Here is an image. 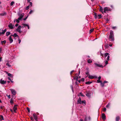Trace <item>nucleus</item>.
<instances>
[{
	"instance_id": "nucleus-22",
	"label": "nucleus",
	"mask_w": 121,
	"mask_h": 121,
	"mask_svg": "<svg viewBox=\"0 0 121 121\" xmlns=\"http://www.w3.org/2000/svg\"><path fill=\"white\" fill-rule=\"evenodd\" d=\"M10 34V32L9 31L7 32L6 33V35L7 36H8Z\"/></svg>"
},
{
	"instance_id": "nucleus-1",
	"label": "nucleus",
	"mask_w": 121,
	"mask_h": 121,
	"mask_svg": "<svg viewBox=\"0 0 121 121\" xmlns=\"http://www.w3.org/2000/svg\"><path fill=\"white\" fill-rule=\"evenodd\" d=\"M110 35L108 39L109 40L112 41H113L114 40V35L113 34V31L111 30L110 32Z\"/></svg>"
},
{
	"instance_id": "nucleus-41",
	"label": "nucleus",
	"mask_w": 121,
	"mask_h": 121,
	"mask_svg": "<svg viewBox=\"0 0 121 121\" xmlns=\"http://www.w3.org/2000/svg\"><path fill=\"white\" fill-rule=\"evenodd\" d=\"M94 30V29H91L90 30V33H91L93 32Z\"/></svg>"
},
{
	"instance_id": "nucleus-34",
	"label": "nucleus",
	"mask_w": 121,
	"mask_h": 121,
	"mask_svg": "<svg viewBox=\"0 0 121 121\" xmlns=\"http://www.w3.org/2000/svg\"><path fill=\"white\" fill-rule=\"evenodd\" d=\"M1 42L2 44L3 43H6V41L5 40H4V41H1Z\"/></svg>"
},
{
	"instance_id": "nucleus-2",
	"label": "nucleus",
	"mask_w": 121,
	"mask_h": 121,
	"mask_svg": "<svg viewBox=\"0 0 121 121\" xmlns=\"http://www.w3.org/2000/svg\"><path fill=\"white\" fill-rule=\"evenodd\" d=\"M86 101L85 100H83L81 101V98L80 97H79L78 101L77 104H84V105H85L86 104Z\"/></svg>"
},
{
	"instance_id": "nucleus-30",
	"label": "nucleus",
	"mask_w": 121,
	"mask_h": 121,
	"mask_svg": "<svg viewBox=\"0 0 121 121\" xmlns=\"http://www.w3.org/2000/svg\"><path fill=\"white\" fill-rule=\"evenodd\" d=\"M98 18L100 19L102 17V15L101 14H99L98 15Z\"/></svg>"
},
{
	"instance_id": "nucleus-58",
	"label": "nucleus",
	"mask_w": 121,
	"mask_h": 121,
	"mask_svg": "<svg viewBox=\"0 0 121 121\" xmlns=\"http://www.w3.org/2000/svg\"><path fill=\"white\" fill-rule=\"evenodd\" d=\"M18 25V24H16L15 25L16 26H17Z\"/></svg>"
},
{
	"instance_id": "nucleus-59",
	"label": "nucleus",
	"mask_w": 121,
	"mask_h": 121,
	"mask_svg": "<svg viewBox=\"0 0 121 121\" xmlns=\"http://www.w3.org/2000/svg\"><path fill=\"white\" fill-rule=\"evenodd\" d=\"M8 79H9V80H11V79H10V77H8Z\"/></svg>"
},
{
	"instance_id": "nucleus-21",
	"label": "nucleus",
	"mask_w": 121,
	"mask_h": 121,
	"mask_svg": "<svg viewBox=\"0 0 121 121\" xmlns=\"http://www.w3.org/2000/svg\"><path fill=\"white\" fill-rule=\"evenodd\" d=\"M78 96H82L83 97H84L85 96L83 95L82 93L81 92L79 94H78Z\"/></svg>"
},
{
	"instance_id": "nucleus-4",
	"label": "nucleus",
	"mask_w": 121,
	"mask_h": 121,
	"mask_svg": "<svg viewBox=\"0 0 121 121\" xmlns=\"http://www.w3.org/2000/svg\"><path fill=\"white\" fill-rule=\"evenodd\" d=\"M18 16L19 17L18 18L19 20H21L23 17L24 14L23 13L21 14L20 13H18Z\"/></svg>"
},
{
	"instance_id": "nucleus-24",
	"label": "nucleus",
	"mask_w": 121,
	"mask_h": 121,
	"mask_svg": "<svg viewBox=\"0 0 121 121\" xmlns=\"http://www.w3.org/2000/svg\"><path fill=\"white\" fill-rule=\"evenodd\" d=\"M0 120L1 121L2 120H4V118L3 116L2 115H0Z\"/></svg>"
},
{
	"instance_id": "nucleus-50",
	"label": "nucleus",
	"mask_w": 121,
	"mask_h": 121,
	"mask_svg": "<svg viewBox=\"0 0 121 121\" xmlns=\"http://www.w3.org/2000/svg\"><path fill=\"white\" fill-rule=\"evenodd\" d=\"M106 108H104V109L103 110V111L104 112H105L106 111Z\"/></svg>"
},
{
	"instance_id": "nucleus-3",
	"label": "nucleus",
	"mask_w": 121,
	"mask_h": 121,
	"mask_svg": "<svg viewBox=\"0 0 121 121\" xmlns=\"http://www.w3.org/2000/svg\"><path fill=\"white\" fill-rule=\"evenodd\" d=\"M104 11V12L105 13H106L108 11H111V9L109 8L106 7L104 8L103 9Z\"/></svg>"
},
{
	"instance_id": "nucleus-19",
	"label": "nucleus",
	"mask_w": 121,
	"mask_h": 121,
	"mask_svg": "<svg viewBox=\"0 0 121 121\" xmlns=\"http://www.w3.org/2000/svg\"><path fill=\"white\" fill-rule=\"evenodd\" d=\"M11 35V36H13L14 37V38H16L18 36V35L16 33H15L13 35Z\"/></svg>"
},
{
	"instance_id": "nucleus-62",
	"label": "nucleus",
	"mask_w": 121,
	"mask_h": 121,
	"mask_svg": "<svg viewBox=\"0 0 121 121\" xmlns=\"http://www.w3.org/2000/svg\"><path fill=\"white\" fill-rule=\"evenodd\" d=\"M30 0H27V1L28 2H30Z\"/></svg>"
},
{
	"instance_id": "nucleus-25",
	"label": "nucleus",
	"mask_w": 121,
	"mask_h": 121,
	"mask_svg": "<svg viewBox=\"0 0 121 121\" xmlns=\"http://www.w3.org/2000/svg\"><path fill=\"white\" fill-rule=\"evenodd\" d=\"M100 85L102 87H103L104 86V83L103 82L102 83V82L100 83Z\"/></svg>"
},
{
	"instance_id": "nucleus-33",
	"label": "nucleus",
	"mask_w": 121,
	"mask_h": 121,
	"mask_svg": "<svg viewBox=\"0 0 121 121\" xmlns=\"http://www.w3.org/2000/svg\"><path fill=\"white\" fill-rule=\"evenodd\" d=\"M110 104L109 103L108 104L106 105V107L107 108H108L109 106V105Z\"/></svg>"
},
{
	"instance_id": "nucleus-52",
	"label": "nucleus",
	"mask_w": 121,
	"mask_h": 121,
	"mask_svg": "<svg viewBox=\"0 0 121 121\" xmlns=\"http://www.w3.org/2000/svg\"><path fill=\"white\" fill-rule=\"evenodd\" d=\"M30 118H31V120L33 121H34V119L33 117H31Z\"/></svg>"
},
{
	"instance_id": "nucleus-45",
	"label": "nucleus",
	"mask_w": 121,
	"mask_h": 121,
	"mask_svg": "<svg viewBox=\"0 0 121 121\" xmlns=\"http://www.w3.org/2000/svg\"><path fill=\"white\" fill-rule=\"evenodd\" d=\"M29 6H28L26 8V10H27L29 8Z\"/></svg>"
},
{
	"instance_id": "nucleus-54",
	"label": "nucleus",
	"mask_w": 121,
	"mask_h": 121,
	"mask_svg": "<svg viewBox=\"0 0 121 121\" xmlns=\"http://www.w3.org/2000/svg\"><path fill=\"white\" fill-rule=\"evenodd\" d=\"M101 77L100 76H99L98 78V80H100V79H101Z\"/></svg>"
},
{
	"instance_id": "nucleus-28",
	"label": "nucleus",
	"mask_w": 121,
	"mask_h": 121,
	"mask_svg": "<svg viewBox=\"0 0 121 121\" xmlns=\"http://www.w3.org/2000/svg\"><path fill=\"white\" fill-rule=\"evenodd\" d=\"M120 119V117H117L116 118V121H118Z\"/></svg>"
},
{
	"instance_id": "nucleus-13",
	"label": "nucleus",
	"mask_w": 121,
	"mask_h": 121,
	"mask_svg": "<svg viewBox=\"0 0 121 121\" xmlns=\"http://www.w3.org/2000/svg\"><path fill=\"white\" fill-rule=\"evenodd\" d=\"M0 83L2 84H4L6 83V81L2 80V79L0 80Z\"/></svg>"
},
{
	"instance_id": "nucleus-64",
	"label": "nucleus",
	"mask_w": 121,
	"mask_h": 121,
	"mask_svg": "<svg viewBox=\"0 0 121 121\" xmlns=\"http://www.w3.org/2000/svg\"><path fill=\"white\" fill-rule=\"evenodd\" d=\"M80 121H83V119H81L80 120Z\"/></svg>"
},
{
	"instance_id": "nucleus-38",
	"label": "nucleus",
	"mask_w": 121,
	"mask_h": 121,
	"mask_svg": "<svg viewBox=\"0 0 121 121\" xmlns=\"http://www.w3.org/2000/svg\"><path fill=\"white\" fill-rule=\"evenodd\" d=\"M10 102L11 104H12L13 103V99H10Z\"/></svg>"
},
{
	"instance_id": "nucleus-5",
	"label": "nucleus",
	"mask_w": 121,
	"mask_h": 121,
	"mask_svg": "<svg viewBox=\"0 0 121 121\" xmlns=\"http://www.w3.org/2000/svg\"><path fill=\"white\" fill-rule=\"evenodd\" d=\"M88 78L90 79H96L97 78V77L96 76H93L91 75H89L88 77Z\"/></svg>"
},
{
	"instance_id": "nucleus-53",
	"label": "nucleus",
	"mask_w": 121,
	"mask_h": 121,
	"mask_svg": "<svg viewBox=\"0 0 121 121\" xmlns=\"http://www.w3.org/2000/svg\"><path fill=\"white\" fill-rule=\"evenodd\" d=\"M108 82L107 81H104L103 82V83L105 84V83H108Z\"/></svg>"
},
{
	"instance_id": "nucleus-57",
	"label": "nucleus",
	"mask_w": 121,
	"mask_h": 121,
	"mask_svg": "<svg viewBox=\"0 0 121 121\" xmlns=\"http://www.w3.org/2000/svg\"><path fill=\"white\" fill-rule=\"evenodd\" d=\"M18 41H19V43H20L21 42V40L20 39H19Z\"/></svg>"
},
{
	"instance_id": "nucleus-14",
	"label": "nucleus",
	"mask_w": 121,
	"mask_h": 121,
	"mask_svg": "<svg viewBox=\"0 0 121 121\" xmlns=\"http://www.w3.org/2000/svg\"><path fill=\"white\" fill-rule=\"evenodd\" d=\"M11 36H10L9 37V40L10 41V43H12L13 41V40L12 39V37Z\"/></svg>"
},
{
	"instance_id": "nucleus-6",
	"label": "nucleus",
	"mask_w": 121,
	"mask_h": 121,
	"mask_svg": "<svg viewBox=\"0 0 121 121\" xmlns=\"http://www.w3.org/2000/svg\"><path fill=\"white\" fill-rule=\"evenodd\" d=\"M94 64L95 65V66L97 67H99L100 68H103V66L102 65L100 64L97 63H95Z\"/></svg>"
},
{
	"instance_id": "nucleus-27",
	"label": "nucleus",
	"mask_w": 121,
	"mask_h": 121,
	"mask_svg": "<svg viewBox=\"0 0 121 121\" xmlns=\"http://www.w3.org/2000/svg\"><path fill=\"white\" fill-rule=\"evenodd\" d=\"M92 83V82H90L89 81H88L85 82L86 84H89L91 83Z\"/></svg>"
},
{
	"instance_id": "nucleus-47",
	"label": "nucleus",
	"mask_w": 121,
	"mask_h": 121,
	"mask_svg": "<svg viewBox=\"0 0 121 121\" xmlns=\"http://www.w3.org/2000/svg\"><path fill=\"white\" fill-rule=\"evenodd\" d=\"M30 6H32V3L31 2H30Z\"/></svg>"
},
{
	"instance_id": "nucleus-32",
	"label": "nucleus",
	"mask_w": 121,
	"mask_h": 121,
	"mask_svg": "<svg viewBox=\"0 0 121 121\" xmlns=\"http://www.w3.org/2000/svg\"><path fill=\"white\" fill-rule=\"evenodd\" d=\"M71 87L72 90V91L73 92H74V90H73V86L72 85H71Z\"/></svg>"
},
{
	"instance_id": "nucleus-46",
	"label": "nucleus",
	"mask_w": 121,
	"mask_h": 121,
	"mask_svg": "<svg viewBox=\"0 0 121 121\" xmlns=\"http://www.w3.org/2000/svg\"><path fill=\"white\" fill-rule=\"evenodd\" d=\"M27 109L28 111V112H30V111L29 108L27 107Z\"/></svg>"
},
{
	"instance_id": "nucleus-51",
	"label": "nucleus",
	"mask_w": 121,
	"mask_h": 121,
	"mask_svg": "<svg viewBox=\"0 0 121 121\" xmlns=\"http://www.w3.org/2000/svg\"><path fill=\"white\" fill-rule=\"evenodd\" d=\"M7 96L8 97V98L9 99H10V98H11V96H10V95H9L8 96Z\"/></svg>"
},
{
	"instance_id": "nucleus-12",
	"label": "nucleus",
	"mask_w": 121,
	"mask_h": 121,
	"mask_svg": "<svg viewBox=\"0 0 121 121\" xmlns=\"http://www.w3.org/2000/svg\"><path fill=\"white\" fill-rule=\"evenodd\" d=\"M102 118L103 120H105L106 119V116L104 113L102 114Z\"/></svg>"
},
{
	"instance_id": "nucleus-17",
	"label": "nucleus",
	"mask_w": 121,
	"mask_h": 121,
	"mask_svg": "<svg viewBox=\"0 0 121 121\" xmlns=\"http://www.w3.org/2000/svg\"><path fill=\"white\" fill-rule=\"evenodd\" d=\"M103 10L104 9L102 7H100L99 11H100L102 13H103L104 12H103Z\"/></svg>"
},
{
	"instance_id": "nucleus-56",
	"label": "nucleus",
	"mask_w": 121,
	"mask_h": 121,
	"mask_svg": "<svg viewBox=\"0 0 121 121\" xmlns=\"http://www.w3.org/2000/svg\"><path fill=\"white\" fill-rule=\"evenodd\" d=\"M32 12V10H30L29 13L30 14Z\"/></svg>"
},
{
	"instance_id": "nucleus-16",
	"label": "nucleus",
	"mask_w": 121,
	"mask_h": 121,
	"mask_svg": "<svg viewBox=\"0 0 121 121\" xmlns=\"http://www.w3.org/2000/svg\"><path fill=\"white\" fill-rule=\"evenodd\" d=\"M22 24L24 27H26V26H27L28 27V29H29L30 27H29V25H28L27 24H24V23H23Z\"/></svg>"
},
{
	"instance_id": "nucleus-36",
	"label": "nucleus",
	"mask_w": 121,
	"mask_h": 121,
	"mask_svg": "<svg viewBox=\"0 0 121 121\" xmlns=\"http://www.w3.org/2000/svg\"><path fill=\"white\" fill-rule=\"evenodd\" d=\"M6 65L9 67H11V65L8 63H7Z\"/></svg>"
},
{
	"instance_id": "nucleus-15",
	"label": "nucleus",
	"mask_w": 121,
	"mask_h": 121,
	"mask_svg": "<svg viewBox=\"0 0 121 121\" xmlns=\"http://www.w3.org/2000/svg\"><path fill=\"white\" fill-rule=\"evenodd\" d=\"M110 58V56L109 55H108V57H107V60L105 61V65H107L108 64V61L109 60V58Z\"/></svg>"
},
{
	"instance_id": "nucleus-63",
	"label": "nucleus",
	"mask_w": 121,
	"mask_h": 121,
	"mask_svg": "<svg viewBox=\"0 0 121 121\" xmlns=\"http://www.w3.org/2000/svg\"><path fill=\"white\" fill-rule=\"evenodd\" d=\"M81 81V80H79L78 81V82L79 83H80V82Z\"/></svg>"
},
{
	"instance_id": "nucleus-26",
	"label": "nucleus",
	"mask_w": 121,
	"mask_h": 121,
	"mask_svg": "<svg viewBox=\"0 0 121 121\" xmlns=\"http://www.w3.org/2000/svg\"><path fill=\"white\" fill-rule=\"evenodd\" d=\"M109 55V53H106L104 54V57L106 58L107 56H108Z\"/></svg>"
},
{
	"instance_id": "nucleus-37",
	"label": "nucleus",
	"mask_w": 121,
	"mask_h": 121,
	"mask_svg": "<svg viewBox=\"0 0 121 121\" xmlns=\"http://www.w3.org/2000/svg\"><path fill=\"white\" fill-rule=\"evenodd\" d=\"M73 79L74 80H77V81H78V76H77L76 77H75Z\"/></svg>"
},
{
	"instance_id": "nucleus-10",
	"label": "nucleus",
	"mask_w": 121,
	"mask_h": 121,
	"mask_svg": "<svg viewBox=\"0 0 121 121\" xmlns=\"http://www.w3.org/2000/svg\"><path fill=\"white\" fill-rule=\"evenodd\" d=\"M8 27L11 29H12L14 28L12 24L10 23L8 25Z\"/></svg>"
},
{
	"instance_id": "nucleus-43",
	"label": "nucleus",
	"mask_w": 121,
	"mask_h": 121,
	"mask_svg": "<svg viewBox=\"0 0 121 121\" xmlns=\"http://www.w3.org/2000/svg\"><path fill=\"white\" fill-rule=\"evenodd\" d=\"M101 81H100V80H98L97 81V82L98 83H100Z\"/></svg>"
},
{
	"instance_id": "nucleus-7",
	"label": "nucleus",
	"mask_w": 121,
	"mask_h": 121,
	"mask_svg": "<svg viewBox=\"0 0 121 121\" xmlns=\"http://www.w3.org/2000/svg\"><path fill=\"white\" fill-rule=\"evenodd\" d=\"M10 90L11 91L12 94L13 95H16V92L15 90L12 89H10Z\"/></svg>"
},
{
	"instance_id": "nucleus-35",
	"label": "nucleus",
	"mask_w": 121,
	"mask_h": 121,
	"mask_svg": "<svg viewBox=\"0 0 121 121\" xmlns=\"http://www.w3.org/2000/svg\"><path fill=\"white\" fill-rule=\"evenodd\" d=\"M8 76L10 77H12V74L10 73H8Z\"/></svg>"
},
{
	"instance_id": "nucleus-18",
	"label": "nucleus",
	"mask_w": 121,
	"mask_h": 121,
	"mask_svg": "<svg viewBox=\"0 0 121 121\" xmlns=\"http://www.w3.org/2000/svg\"><path fill=\"white\" fill-rule=\"evenodd\" d=\"M6 14V13L4 12L3 13H0V15L1 16H4Z\"/></svg>"
},
{
	"instance_id": "nucleus-39",
	"label": "nucleus",
	"mask_w": 121,
	"mask_h": 121,
	"mask_svg": "<svg viewBox=\"0 0 121 121\" xmlns=\"http://www.w3.org/2000/svg\"><path fill=\"white\" fill-rule=\"evenodd\" d=\"M84 80L85 79L84 78H82L81 80V81L82 82H84Z\"/></svg>"
},
{
	"instance_id": "nucleus-11",
	"label": "nucleus",
	"mask_w": 121,
	"mask_h": 121,
	"mask_svg": "<svg viewBox=\"0 0 121 121\" xmlns=\"http://www.w3.org/2000/svg\"><path fill=\"white\" fill-rule=\"evenodd\" d=\"M17 106V104L15 105L14 107L13 108V111L15 112H16V111L17 109V108L16 107Z\"/></svg>"
},
{
	"instance_id": "nucleus-31",
	"label": "nucleus",
	"mask_w": 121,
	"mask_h": 121,
	"mask_svg": "<svg viewBox=\"0 0 121 121\" xmlns=\"http://www.w3.org/2000/svg\"><path fill=\"white\" fill-rule=\"evenodd\" d=\"M14 3V2L13 1H12L11 3L10 4V5L11 6H12Z\"/></svg>"
},
{
	"instance_id": "nucleus-44",
	"label": "nucleus",
	"mask_w": 121,
	"mask_h": 121,
	"mask_svg": "<svg viewBox=\"0 0 121 121\" xmlns=\"http://www.w3.org/2000/svg\"><path fill=\"white\" fill-rule=\"evenodd\" d=\"M89 72L88 71H87L86 73V74L87 75H89Z\"/></svg>"
},
{
	"instance_id": "nucleus-29",
	"label": "nucleus",
	"mask_w": 121,
	"mask_h": 121,
	"mask_svg": "<svg viewBox=\"0 0 121 121\" xmlns=\"http://www.w3.org/2000/svg\"><path fill=\"white\" fill-rule=\"evenodd\" d=\"M87 62L88 63H90L92 62V61L90 59H88L87 60Z\"/></svg>"
},
{
	"instance_id": "nucleus-20",
	"label": "nucleus",
	"mask_w": 121,
	"mask_h": 121,
	"mask_svg": "<svg viewBox=\"0 0 121 121\" xmlns=\"http://www.w3.org/2000/svg\"><path fill=\"white\" fill-rule=\"evenodd\" d=\"M33 115L35 119H37V115L35 113H33Z\"/></svg>"
},
{
	"instance_id": "nucleus-23",
	"label": "nucleus",
	"mask_w": 121,
	"mask_h": 121,
	"mask_svg": "<svg viewBox=\"0 0 121 121\" xmlns=\"http://www.w3.org/2000/svg\"><path fill=\"white\" fill-rule=\"evenodd\" d=\"M86 96L88 97H90V94L88 93H86Z\"/></svg>"
},
{
	"instance_id": "nucleus-55",
	"label": "nucleus",
	"mask_w": 121,
	"mask_h": 121,
	"mask_svg": "<svg viewBox=\"0 0 121 121\" xmlns=\"http://www.w3.org/2000/svg\"><path fill=\"white\" fill-rule=\"evenodd\" d=\"M74 71V70H73L72 71L70 72V74L71 75V74L72 73H73V72Z\"/></svg>"
},
{
	"instance_id": "nucleus-8",
	"label": "nucleus",
	"mask_w": 121,
	"mask_h": 121,
	"mask_svg": "<svg viewBox=\"0 0 121 121\" xmlns=\"http://www.w3.org/2000/svg\"><path fill=\"white\" fill-rule=\"evenodd\" d=\"M21 26H19L16 29L17 31L20 33H21Z\"/></svg>"
},
{
	"instance_id": "nucleus-60",
	"label": "nucleus",
	"mask_w": 121,
	"mask_h": 121,
	"mask_svg": "<svg viewBox=\"0 0 121 121\" xmlns=\"http://www.w3.org/2000/svg\"><path fill=\"white\" fill-rule=\"evenodd\" d=\"M2 60V58L0 57V62H1Z\"/></svg>"
},
{
	"instance_id": "nucleus-49",
	"label": "nucleus",
	"mask_w": 121,
	"mask_h": 121,
	"mask_svg": "<svg viewBox=\"0 0 121 121\" xmlns=\"http://www.w3.org/2000/svg\"><path fill=\"white\" fill-rule=\"evenodd\" d=\"M116 28V26H113L112 27V29H115Z\"/></svg>"
},
{
	"instance_id": "nucleus-40",
	"label": "nucleus",
	"mask_w": 121,
	"mask_h": 121,
	"mask_svg": "<svg viewBox=\"0 0 121 121\" xmlns=\"http://www.w3.org/2000/svg\"><path fill=\"white\" fill-rule=\"evenodd\" d=\"M95 19H96V18H97V16L96 15V13H95Z\"/></svg>"
},
{
	"instance_id": "nucleus-9",
	"label": "nucleus",
	"mask_w": 121,
	"mask_h": 121,
	"mask_svg": "<svg viewBox=\"0 0 121 121\" xmlns=\"http://www.w3.org/2000/svg\"><path fill=\"white\" fill-rule=\"evenodd\" d=\"M7 31V29H5L4 30H2V32H0V35L4 34Z\"/></svg>"
},
{
	"instance_id": "nucleus-61",
	"label": "nucleus",
	"mask_w": 121,
	"mask_h": 121,
	"mask_svg": "<svg viewBox=\"0 0 121 121\" xmlns=\"http://www.w3.org/2000/svg\"><path fill=\"white\" fill-rule=\"evenodd\" d=\"M75 83L76 85H77L78 84V83L77 81L76 82H75Z\"/></svg>"
},
{
	"instance_id": "nucleus-42",
	"label": "nucleus",
	"mask_w": 121,
	"mask_h": 121,
	"mask_svg": "<svg viewBox=\"0 0 121 121\" xmlns=\"http://www.w3.org/2000/svg\"><path fill=\"white\" fill-rule=\"evenodd\" d=\"M19 20L18 19H18H17L16 20V22L17 23H19V20Z\"/></svg>"
},
{
	"instance_id": "nucleus-48",
	"label": "nucleus",
	"mask_w": 121,
	"mask_h": 121,
	"mask_svg": "<svg viewBox=\"0 0 121 121\" xmlns=\"http://www.w3.org/2000/svg\"><path fill=\"white\" fill-rule=\"evenodd\" d=\"M28 17V16H27V17H25V18H24L23 19V20L24 21H25L26 20V19H27V18Z\"/></svg>"
}]
</instances>
